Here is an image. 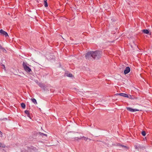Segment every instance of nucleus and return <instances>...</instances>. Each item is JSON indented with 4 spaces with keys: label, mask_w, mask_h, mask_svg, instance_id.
<instances>
[{
    "label": "nucleus",
    "mask_w": 152,
    "mask_h": 152,
    "mask_svg": "<svg viewBox=\"0 0 152 152\" xmlns=\"http://www.w3.org/2000/svg\"><path fill=\"white\" fill-rule=\"evenodd\" d=\"M102 52L100 51H96L93 52L92 57L95 59H98L102 56Z\"/></svg>",
    "instance_id": "1"
},
{
    "label": "nucleus",
    "mask_w": 152,
    "mask_h": 152,
    "mask_svg": "<svg viewBox=\"0 0 152 152\" xmlns=\"http://www.w3.org/2000/svg\"><path fill=\"white\" fill-rule=\"evenodd\" d=\"M23 66L24 70L26 72H29L31 71V69L27 65V63L23 62Z\"/></svg>",
    "instance_id": "2"
},
{
    "label": "nucleus",
    "mask_w": 152,
    "mask_h": 152,
    "mask_svg": "<svg viewBox=\"0 0 152 152\" xmlns=\"http://www.w3.org/2000/svg\"><path fill=\"white\" fill-rule=\"evenodd\" d=\"M93 51H90V52H88L87 53L86 55V59H89V58H90L91 57H92V54H93Z\"/></svg>",
    "instance_id": "3"
},
{
    "label": "nucleus",
    "mask_w": 152,
    "mask_h": 152,
    "mask_svg": "<svg viewBox=\"0 0 152 152\" xmlns=\"http://www.w3.org/2000/svg\"><path fill=\"white\" fill-rule=\"evenodd\" d=\"M28 149L31 152L33 151H36L37 149L36 148L33 146H31L30 147H28Z\"/></svg>",
    "instance_id": "4"
},
{
    "label": "nucleus",
    "mask_w": 152,
    "mask_h": 152,
    "mask_svg": "<svg viewBox=\"0 0 152 152\" xmlns=\"http://www.w3.org/2000/svg\"><path fill=\"white\" fill-rule=\"evenodd\" d=\"M0 33L3 35L5 37L8 36L7 33L2 29H1L0 30Z\"/></svg>",
    "instance_id": "5"
},
{
    "label": "nucleus",
    "mask_w": 152,
    "mask_h": 152,
    "mask_svg": "<svg viewBox=\"0 0 152 152\" xmlns=\"http://www.w3.org/2000/svg\"><path fill=\"white\" fill-rule=\"evenodd\" d=\"M126 109L128 110L131 112H134L139 111V110L137 109H133L130 107H127Z\"/></svg>",
    "instance_id": "6"
},
{
    "label": "nucleus",
    "mask_w": 152,
    "mask_h": 152,
    "mask_svg": "<svg viewBox=\"0 0 152 152\" xmlns=\"http://www.w3.org/2000/svg\"><path fill=\"white\" fill-rule=\"evenodd\" d=\"M130 71V69L129 67H126L124 70V74L126 75Z\"/></svg>",
    "instance_id": "7"
},
{
    "label": "nucleus",
    "mask_w": 152,
    "mask_h": 152,
    "mask_svg": "<svg viewBox=\"0 0 152 152\" xmlns=\"http://www.w3.org/2000/svg\"><path fill=\"white\" fill-rule=\"evenodd\" d=\"M116 95H119V96H122L124 97H128V94L123 93H119V94H116Z\"/></svg>",
    "instance_id": "8"
},
{
    "label": "nucleus",
    "mask_w": 152,
    "mask_h": 152,
    "mask_svg": "<svg viewBox=\"0 0 152 152\" xmlns=\"http://www.w3.org/2000/svg\"><path fill=\"white\" fill-rule=\"evenodd\" d=\"M25 113L27 115V116L31 118V117L30 116L29 112L28 110H26L25 111Z\"/></svg>",
    "instance_id": "9"
},
{
    "label": "nucleus",
    "mask_w": 152,
    "mask_h": 152,
    "mask_svg": "<svg viewBox=\"0 0 152 152\" xmlns=\"http://www.w3.org/2000/svg\"><path fill=\"white\" fill-rule=\"evenodd\" d=\"M142 31L144 33L146 34H149V31L147 29H143L142 30Z\"/></svg>",
    "instance_id": "10"
},
{
    "label": "nucleus",
    "mask_w": 152,
    "mask_h": 152,
    "mask_svg": "<svg viewBox=\"0 0 152 152\" xmlns=\"http://www.w3.org/2000/svg\"><path fill=\"white\" fill-rule=\"evenodd\" d=\"M31 101L32 102L34 103L35 104H37V102L36 99H35L33 98L31 99Z\"/></svg>",
    "instance_id": "11"
},
{
    "label": "nucleus",
    "mask_w": 152,
    "mask_h": 152,
    "mask_svg": "<svg viewBox=\"0 0 152 152\" xmlns=\"http://www.w3.org/2000/svg\"><path fill=\"white\" fill-rule=\"evenodd\" d=\"M82 139V137H75L74 138V141H78L79 140H81Z\"/></svg>",
    "instance_id": "12"
},
{
    "label": "nucleus",
    "mask_w": 152,
    "mask_h": 152,
    "mask_svg": "<svg viewBox=\"0 0 152 152\" xmlns=\"http://www.w3.org/2000/svg\"><path fill=\"white\" fill-rule=\"evenodd\" d=\"M0 49H1L3 52H6V50L3 47H2L1 45L0 44Z\"/></svg>",
    "instance_id": "13"
},
{
    "label": "nucleus",
    "mask_w": 152,
    "mask_h": 152,
    "mask_svg": "<svg viewBox=\"0 0 152 152\" xmlns=\"http://www.w3.org/2000/svg\"><path fill=\"white\" fill-rule=\"evenodd\" d=\"M21 106L23 109H25L26 107V104L23 103H22L21 104Z\"/></svg>",
    "instance_id": "14"
},
{
    "label": "nucleus",
    "mask_w": 152,
    "mask_h": 152,
    "mask_svg": "<svg viewBox=\"0 0 152 152\" xmlns=\"http://www.w3.org/2000/svg\"><path fill=\"white\" fill-rule=\"evenodd\" d=\"M47 1L44 0V5L46 7H47L48 6V3Z\"/></svg>",
    "instance_id": "15"
},
{
    "label": "nucleus",
    "mask_w": 152,
    "mask_h": 152,
    "mask_svg": "<svg viewBox=\"0 0 152 152\" xmlns=\"http://www.w3.org/2000/svg\"><path fill=\"white\" fill-rule=\"evenodd\" d=\"M0 147L2 148H5V145L0 142Z\"/></svg>",
    "instance_id": "16"
},
{
    "label": "nucleus",
    "mask_w": 152,
    "mask_h": 152,
    "mask_svg": "<svg viewBox=\"0 0 152 152\" xmlns=\"http://www.w3.org/2000/svg\"><path fill=\"white\" fill-rule=\"evenodd\" d=\"M141 134H142L143 136H145L146 135V133H145V131H142V133H141Z\"/></svg>",
    "instance_id": "17"
},
{
    "label": "nucleus",
    "mask_w": 152,
    "mask_h": 152,
    "mask_svg": "<svg viewBox=\"0 0 152 152\" xmlns=\"http://www.w3.org/2000/svg\"><path fill=\"white\" fill-rule=\"evenodd\" d=\"M82 137V138H83L84 139V140H85V141H86L88 139V138H87L84 136H83V137Z\"/></svg>",
    "instance_id": "18"
},
{
    "label": "nucleus",
    "mask_w": 152,
    "mask_h": 152,
    "mask_svg": "<svg viewBox=\"0 0 152 152\" xmlns=\"http://www.w3.org/2000/svg\"><path fill=\"white\" fill-rule=\"evenodd\" d=\"M39 134H40V135H41V136H43V135H45V136H47V135L46 134H45L43 133H41V132H39Z\"/></svg>",
    "instance_id": "19"
},
{
    "label": "nucleus",
    "mask_w": 152,
    "mask_h": 152,
    "mask_svg": "<svg viewBox=\"0 0 152 152\" xmlns=\"http://www.w3.org/2000/svg\"><path fill=\"white\" fill-rule=\"evenodd\" d=\"M67 76L69 77H73V75L71 74H69L67 75Z\"/></svg>",
    "instance_id": "20"
},
{
    "label": "nucleus",
    "mask_w": 152,
    "mask_h": 152,
    "mask_svg": "<svg viewBox=\"0 0 152 152\" xmlns=\"http://www.w3.org/2000/svg\"><path fill=\"white\" fill-rule=\"evenodd\" d=\"M39 85L41 87H44V86H43V84H42V83H39Z\"/></svg>",
    "instance_id": "21"
},
{
    "label": "nucleus",
    "mask_w": 152,
    "mask_h": 152,
    "mask_svg": "<svg viewBox=\"0 0 152 152\" xmlns=\"http://www.w3.org/2000/svg\"><path fill=\"white\" fill-rule=\"evenodd\" d=\"M0 136L1 137L2 136V133L0 131Z\"/></svg>",
    "instance_id": "22"
},
{
    "label": "nucleus",
    "mask_w": 152,
    "mask_h": 152,
    "mask_svg": "<svg viewBox=\"0 0 152 152\" xmlns=\"http://www.w3.org/2000/svg\"><path fill=\"white\" fill-rule=\"evenodd\" d=\"M135 148H136V149H138V147L136 145L135 146Z\"/></svg>",
    "instance_id": "23"
},
{
    "label": "nucleus",
    "mask_w": 152,
    "mask_h": 152,
    "mask_svg": "<svg viewBox=\"0 0 152 152\" xmlns=\"http://www.w3.org/2000/svg\"><path fill=\"white\" fill-rule=\"evenodd\" d=\"M123 146V147H126V146H124V145Z\"/></svg>",
    "instance_id": "24"
},
{
    "label": "nucleus",
    "mask_w": 152,
    "mask_h": 152,
    "mask_svg": "<svg viewBox=\"0 0 152 152\" xmlns=\"http://www.w3.org/2000/svg\"><path fill=\"white\" fill-rule=\"evenodd\" d=\"M149 34H150V35H151V33H150Z\"/></svg>",
    "instance_id": "25"
},
{
    "label": "nucleus",
    "mask_w": 152,
    "mask_h": 152,
    "mask_svg": "<svg viewBox=\"0 0 152 152\" xmlns=\"http://www.w3.org/2000/svg\"><path fill=\"white\" fill-rule=\"evenodd\" d=\"M89 140H91L90 139H89Z\"/></svg>",
    "instance_id": "26"
}]
</instances>
